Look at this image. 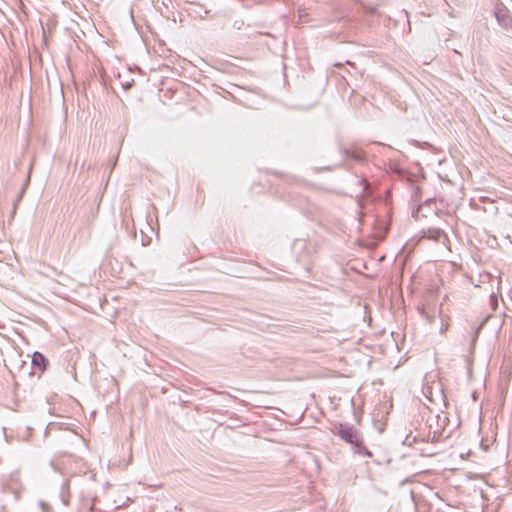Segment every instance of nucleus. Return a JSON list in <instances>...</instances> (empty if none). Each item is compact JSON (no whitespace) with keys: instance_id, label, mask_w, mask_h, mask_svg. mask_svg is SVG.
<instances>
[{"instance_id":"obj_14","label":"nucleus","mask_w":512,"mask_h":512,"mask_svg":"<svg viewBox=\"0 0 512 512\" xmlns=\"http://www.w3.org/2000/svg\"><path fill=\"white\" fill-rule=\"evenodd\" d=\"M367 11H368L370 14H374V13L376 12V7L369 6V7H367Z\"/></svg>"},{"instance_id":"obj_6","label":"nucleus","mask_w":512,"mask_h":512,"mask_svg":"<svg viewBox=\"0 0 512 512\" xmlns=\"http://www.w3.org/2000/svg\"><path fill=\"white\" fill-rule=\"evenodd\" d=\"M344 154L356 162H363L366 156L365 152L359 148L345 149Z\"/></svg>"},{"instance_id":"obj_10","label":"nucleus","mask_w":512,"mask_h":512,"mask_svg":"<svg viewBox=\"0 0 512 512\" xmlns=\"http://www.w3.org/2000/svg\"><path fill=\"white\" fill-rule=\"evenodd\" d=\"M481 327H482V324H481V325H479V326L477 327V329L474 331V333H473V334H472V336H471V349H472V350H473L474 345H475V343H476V341H477L478 333H479V331H480Z\"/></svg>"},{"instance_id":"obj_5","label":"nucleus","mask_w":512,"mask_h":512,"mask_svg":"<svg viewBox=\"0 0 512 512\" xmlns=\"http://www.w3.org/2000/svg\"><path fill=\"white\" fill-rule=\"evenodd\" d=\"M495 17L498 23L505 29L512 28V18L505 9H498L495 12Z\"/></svg>"},{"instance_id":"obj_1","label":"nucleus","mask_w":512,"mask_h":512,"mask_svg":"<svg viewBox=\"0 0 512 512\" xmlns=\"http://www.w3.org/2000/svg\"><path fill=\"white\" fill-rule=\"evenodd\" d=\"M332 432L343 441L354 446L357 453L367 457L372 456V453L364 446L362 435L354 426L348 423H336L333 425Z\"/></svg>"},{"instance_id":"obj_11","label":"nucleus","mask_w":512,"mask_h":512,"mask_svg":"<svg viewBox=\"0 0 512 512\" xmlns=\"http://www.w3.org/2000/svg\"><path fill=\"white\" fill-rule=\"evenodd\" d=\"M40 507L42 509V512H53L52 507L46 502L41 501Z\"/></svg>"},{"instance_id":"obj_7","label":"nucleus","mask_w":512,"mask_h":512,"mask_svg":"<svg viewBox=\"0 0 512 512\" xmlns=\"http://www.w3.org/2000/svg\"><path fill=\"white\" fill-rule=\"evenodd\" d=\"M435 205L434 199H427L422 205H419L418 208L413 211V216L418 219L420 217H427V214L424 212L425 208H429L433 210L432 206Z\"/></svg>"},{"instance_id":"obj_4","label":"nucleus","mask_w":512,"mask_h":512,"mask_svg":"<svg viewBox=\"0 0 512 512\" xmlns=\"http://www.w3.org/2000/svg\"><path fill=\"white\" fill-rule=\"evenodd\" d=\"M187 3L191 6L189 8V13L194 14L195 17H199L201 19H205L209 16L210 10L206 9L202 4L197 1H187Z\"/></svg>"},{"instance_id":"obj_15","label":"nucleus","mask_w":512,"mask_h":512,"mask_svg":"<svg viewBox=\"0 0 512 512\" xmlns=\"http://www.w3.org/2000/svg\"><path fill=\"white\" fill-rule=\"evenodd\" d=\"M50 465H51V467L54 469V471H56V472H60V470H59L58 466L55 464V462L51 461V462H50Z\"/></svg>"},{"instance_id":"obj_3","label":"nucleus","mask_w":512,"mask_h":512,"mask_svg":"<svg viewBox=\"0 0 512 512\" xmlns=\"http://www.w3.org/2000/svg\"><path fill=\"white\" fill-rule=\"evenodd\" d=\"M422 237L443 244L448 240L447 234L440 228H428L427 230H423Z\"/></svg>"},{"instance_id":"obj_16","label":"nucleus","mask_w":512,"mask_h":512,"mask_svg":"<svg viewBox=\"0 0 512 512\" xmlns=\"http://www.w3.org/2000/svg\"><path fill=\"white\" fill-rule=\"evenodd\" d=\"M437 439H438V435H437V433H436V432H434V433H433V437H432V440H431V441H432V442H434V441H437Z\"/></svg>"},{"instance_id":"obj_17","label":"nucleus","mask_w":512,"mask_h":512,"mask_svg":"<svg viewBox=\"0 0 512 512\" xmlns=\"http://www.w3.org/2000/svg\"><path fill=\"white\" fill-rule=\"evenodd\" d=\"M116 163H117V159H115L114 162L112 163L111 170L115 167Z\"/></svg>"},{"instance_id":"obj_9","label":"nucleus","mask_w":512,"mask_h":512,"mask_svg":"<svg viewBox=\"0 0 512 512\" xmlns=\"http://www.w3.org/2000/svg\"><path fill=\"white\" fill-rule=\"evenodd\" d=\"M419 311H420L421 316H422L423 318H425V319H426V321H427L428 323H430V324H431V323H433V322H434V319H435L434 315H431V314H430L429 312H427L424 308L419 309Z\"/></svg>"},{"instance_id":"obj_8","label":"nucleus","mask_w":512,"mask_h":512,"mask_svg":"<svg viewBox=\"0 0 512 512\" xmlns=\"http://www.w3.org/2000/svg\"><path fill=\"white\" fill-rule=\"evenodd\" d=\"M69 481L66 480L61 486V500L65 506L69 505Z\"/></svg>"},{"instance_id":"obj_18","label":"nucleus","mask_w":512,"mask_h":512,"mask_svg":"<svg viewBox=\"0 0 512 512\" xmlns=\"http://www.w3.org/2000/svg\"><path fill=\"white\" fill-rule=\"evenodd\" d=\"M16 477H17V474L11 475V480H14V478H16Z\"/></svg>"},{"instance_id":"obj_12","label":"nucleus","mask_w":512,"mask_h":512,"mask_svg":"<svg viewBox=\"0 0 512 512\" xmlns=\"http://www.w3.org/2000/svg\"><path fill=\"white\" fill-rule=\"evenodd\" d=\"M243 26H244V21H242V20H235L233 23V27L237 30L242 29Z\"/></svg>"},{"instance_id":"obj_13","label":"nucleus","mask_w":512,"mask_h":512,"mask_svg":"<svg viewBox=\"0 0 512 512\" xmlns=\"http://www.w3.org/2000/svg\"><path fill=\"white\" fill-rule=\"evenodd\" d=\"M359 182L363 184V190H366L367 186L369 185L368 181L365 179H361Z\"/></svg>"},{"instance_id":"obj_2","label":"nucleus","mask_w":512,"mask_h":512,"mask_svg":"<svg viewBox=\"0 0 512 512\" xmlns=\"http://www.w3.org/2000/svg\"><path fill=\"white\" fill-rule=\"evenodd\" d=\"M49 366V360L40 352L36 351L32 355V374H36L38 372V377L46 371Z\"/></svg>"}]
</instances>
